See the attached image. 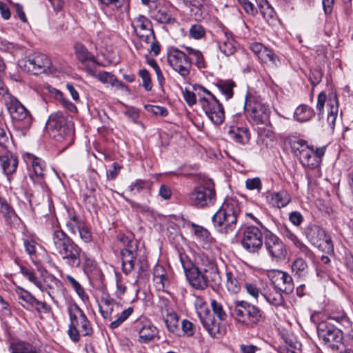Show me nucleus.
Returning a JSON list of instances; mask_svg holds the SVG:
<instances>
[{
    "label": "nucleus",
    "mask_w": 353,
    "mask_h": 353,
    "mask_svg": "<svg viewBox=\"0 0 353 353\" xmlns=\"http://www.w3.org/2000/svg\"><path fill=\"white\" fill-rule=\"evenodd\" d=\"M156 288L158 290L164 291L166 288L170 285V280L167 273L153 280Z\"/></svg>",
    "instance_id": "nucleus-57"
},
{
    "label": "nucleus",
    "mask_w": 353,
    "mask_h": 353,
    "mask_svg": "<svg viewBox=\"0 0 353 353\" xmlns=\"http://www.w3.org/2000/svg\"><path fill=\"white\" fill-rule=\"evenodd\" d=\"M85 70L90 75L97 78L99 81H100L101 82H102L103 83H108V81H109V78L112 74L106 71H101L98 74H96L95 72L92 69H91L88 67H87Z\"/></svg>",
    "instance_id": "nucleus-54"
},
{
    "label": "nucleus",
    "mask_w": 353,
    "mask_h": 353,
    "mask_svg": "<svg viewBox=\"0 0 353 353\" xmlns=\"http://www.w3.org/2000/svg\"><path fill=\"white\" fill-rule=\"evenodd\" d=\"M232 314L238 322L250 328L261 325L265 320V313L259 307L245 301H235Z\"/></svg>",
    "instance_id": "nucleus-4"
},
{
    "label": "nucleus",
    "mask_w": 353,
    "mask_h": 353,
    "mask_svg": "<svg viewBox=\"0 0 353 353\" xmlns=\"http://www.w3.org/2000/svg\"><path fill=\"white\" fill-rule=\"evenodd\" d=\"M119 195L123 198L132 207V208L139 212L141 213H150L151 212L150 208L146 205H142L137 203L128 198H127L123 193L119 194Z\"/></svg>",
    "instance_id": "nucleus-50"
},
{
    "label": "nucleus",
    "mask_w": 353,
    "mask_h": 353,
    "mask_svg": "<svg viewBox=\"0 0 353 353\" xmlns=\"http://www.w3.org/2000/svg\"><path fill=\"white\" fill-rule=\"evenodd\" d=\"M199 90L208 96L201 94L200 92L197 93L199 96L198 101L206 115L214 124L216 125L221 124L225 118V112L222 105L216 97L205 88L199 86Z\"/></svg>",
    "instance_id": "nucleus-7"
},
{
    "label": "nucleus",
    "mask_w": 353,
    "mask_h": 353,
    "mask_svg": "<svg viewBox=\"0 0 353 353\" xmlns=\"http://www.w3.org/2000/svg\"><path fill=\"white\" fill-rule=\"evenodd\" d=\"M203 272L207 279V287L209 284L212 288L220 286L222 279L216 264L208 269H203Z\"/></svg>",
    "instance_id": "nucleus-34"
},
{
    "label": "nucleus",
    "mask_w": 353,
    "mask_h": 353,
    "mask_svg": "<svg viewBox=\"0 0 353 353\" xmlns=\"http://www.w3.org/2000/svg\"><path fill=\"white\" fill-rule=\"evenodd\" d=\"M211 307L213 312L217 316L220 321H224L227 318V314L223 310L222 305L214 299L211 301Z\"/></svg>",
    "instance_id": "nucleus-53"
},
{
    "label": "nucleus",
    "mask_w": 353,
    "mask_h": 353,
    "mask_svg": "<svg viewBox=\"0 0 353 353\" xmlns=\"http://www.w3.org/2000/svg\"><path fill=\"white\" fill-rule=\"evenodd\" d=\"M50 65V60L42 53H34L19 61V66L22 70L34 75L46 72Z\"/></svg>",
    "instance_id": "nucleus-11"
},
{
    "label": "nucleus",
    "mask_w": 353,
    "mask_h": 353,
    "mask_svg": "<svg viewBox=\"0 0 353 353\" xmlns=\"http://www.w3.org/2000/svg\"><path fill=\"white\" fill-rule=\"evenodd\" d=\"M258 6L263 17L267 21L272 19L275 14L274 8L271 6L267 0H261Z\"/></svg>",
    "instance_id": "nucleus-46"
},
{
    "label": "nucleus",
    "mask_w": 353,
    "mask_h": 353,
    "mask_svg": "<svg viewBox=\"0 0 353 353\" xmlns=\"http://www.w3.org/2000/svg\"><path fill=\"white\" fill-rule=\"evenodd\" d=\"M194 305L196 314L199 319L206 315L208 313L210 312V310L208 307L207 303L201 297L196 298Z\"/></svg>",
    "instance_id": "nucleus-51"
},
{
    "label": "nucleus",
    "mask_w": 353,
    "mask_h": 353,
    "mask_svg": "<svg viewBox=\"0 0 353 353\" xmlns=\"http://www.w3.org/2000/svg\"><path fill=\"white\" fill-rule=\"evenodd\" d=\"M134 309L132 307H129L123 310L120 314L117 315V319L112 321L110 324V328L112 330L117 329L123 322H125L129 316L132 314Z\"/></svg>",
    "instance_id": "nucleus-44"
},
{
    "label": "nucleus",
    "mask_w": 353,
    "mask_h": 353,
    "mask_svg": "<svg viewBox=\"0 0 353 353\" xmlns=\"http://www.w3.org/2000/svg\"><path fill=\"white\" fill-rule=\"evenodd\" d=\"M81 253L82 249L75 243L60 256L67 266L70 268H77L81 264Z\"/></svg>",
    "instance_id": "nucleus-28"
},
{
    "label": "nucleus",
    "mask_w": 353,
    "mask_h": 353,
    "mask_svg": "<svg viewBox=\"0 0 353 353\" xmlns=\"http://www.w3.org/2000/svg\"><path fill=\"white\" fill-rule=\"evenodd\" d=\"M190 203L198 208H203L214 203L216 192L212 180L204 181L193 188L188 194Z\"/></svg>",
    "instance_id": "nucleus-8"
},
{
    "label": "nucleus",
    "mask_w": 353,
    "mask_h": 353,
    "mask_svg": "<svg viewBox=\"0 0 353 353\" xmlns=\"http://www.w3.org/2000/svg\"><path fill=\"white\" fill-rule=\"evenodd\" d=\"M120 241L124 246L120 252L122 271L125 274H129L134 269L138 254V244L136 241L130 239L125 236H122Z\"/></svg>",
    "instance_id": "nucleus-12"
},
{
    "label": "nucleus",
    "mask_w": 353,
    "mask_h": 353,
    "mask_svg": "<svg viewBox=\"0 0 353 353\" xmlns=\"http://www.w3.org/2000/svg\"><path fill=\"white\" fill-rule=\"evenodd\" d=\"M68 219L65 223L66 228L71 234L77 233L85 243L92 241V234L87 224L74 212L68 210Z\"/></svg>",
    "instance_id": "nucleus-17"
},
{
    "label": "nucleus",
    "mask_w": 353,
    "mask_h": 353,
    "mask_svg": "<svg viewBox=\"0 0 353 353\" xmlns=\"http://www.w3.org/2000/svg\"><path fill=\"white\" fill-rule=\"evenodd\" d=\"M263 245L272 261L280 262L283 261L288 254L286 245L283 241L270 230L265 228L263 231Z\"/></svg>",
    "instance_id": "nucleus-9"
},
{
    "label": "nucleus",
    "mask_w": 353,
    "mask_h": 353,
    "mask_svg": "<svg viewBox=\"0 0 353 353\" xmlns=\"http://www.w3.org/2000/svg\"><path fill=\"white\" fill-rule=\"evenodd\" d=\"M132 26L141 41L148 42L154 39L152 23L145 16L139 15L134 18L132 22Z\"/></svg>",
    "instance_id": "nucleus-21"
},
{
    "label": "nucleus",
    "mask_w": 353,
    "mask_h": 353,
    "mask_svg": "<svg viewBox=\"0 0 353 353\" xmlns=\"http://www.w3.org/2000/svg\"><path fill=\"white\" fill-rule=\"evenodd\" d=\"M199 263L203 267V269H208L216 265V262L204 253H200L197 256Z\"/></svg>",
    "instance_id": "nucleus-60"
},
{
    "label": "nucleus",
    "mask_w": 353,
    "mask_h": 353,
    "mask_svg": "<svg viewBox=\"0 0 353 353\" xmlns=\"http://www.w3.org/2000/svg\"><path fill=\"white\" fill-rule=\"evenodd\" d=\"M145 108L148 112L155 115L166 117L168 114V110L163 106L148 105H145Z\"/></svg>",
    "instance_id": "nucleus-63"
},
{
    "label": "nucleus",
    "mask_w": 353,
    "mask_h": 353,
    "mask_svg": "<svg viewBox=\"0 0 353 353\" xmlns=\"http://www.w3.org/2000/svg\"><path fill=\"white\" fill-rule=\"evenodd\" d=\"M244 108L248 112L250 120L256 125L269 123L270 110L268 105L246 97Z\"/></svg>",
    "instance_id": "nucleus-16"
},
{
    "label": "nucleus",
    "mask_w": 353,
    "mask_h": 353,
    "mask_svg": "<svg viewBox=\"0 0 353 353\" xmlns=\"http://www.w3.org/2000/svg\"><path fill=\"white\" fill-rule=\"evenodd\" d=\"M81 259H83L82 267L86 274L92 272L96 268L97 263L92 257L83 252Z\"/></svg>",
    "instance_id": "nucleus-49"
},
{
    "label": "nucleus",
    "mask_w": 353,
    "mask_h": 353,
    "mask_svg": "<svg viewBox=\"0 0 353 353\" xmlns=\"http://www.w3.org/2000/svg\"><path fill=\"white\" fill-rule=\"evenodd\" d=\"M185 50L189 55H192L195 59V65L198 68L201 69L206 67L204 57L199 50L190 47H185Z\"/></svg>",
    "instance_id": "nucleus-47"
},
{
    "label": "nucleus",
    "mask_w": 353,
    "mask_h": 353,
    "mask_svg": "<svg viewBox=\"0 0 353 353\" xmlns=\"http://www.w3.org/2000/svg\"><path fill=\"white\" fill-rule=\"evenodd\" d=\"M194 228V234L196 240L201 243L204 249H209L214 242V239L211 236L210 232L202 226L192 224Z\"/></svg>",
    "instance_id": "nucleus-31"
},
{
    "label": "nucleus",
    "mask_w": 353,
    "mask_h": 353,
    "mask_svg": "<svg viewBox=\"0 0 353 353\" xmlns=\"http://www.w3.org/2000/svg\"><path fill=\"white\" fill-rule=\"evenodd\" d=\"M14 96L9 92L4 83L0 79V102L6 104Z\"/></svg>",
    "instance_id": "nucleus-61"
},
{
    "label": "nucleus",
    "mask_w": 353,
    "mask_h": 353,
    "mask_svg": "<svg viewBox=\"0 0 353 353\" xmlns=\"http://www.w3.org/2000/svg\"><path fill=\"white\" fill-rule=\"evenodd\" d=\"M307 268V264L302 258H296L292 263V270L296 274L301 275Z\"/></svg>",
    "instance_id": "nucleus-52"
},
{
    "label": "nucleus",
    "mask_w": 353,
    "mask_h": 353,
    "mask_svg": "<svg viewBox=\"0 0 353 353\" xmlns=\"http://www.w3.org/2000/svg\"><path fill=\"white\" fill-rule=\"evenodd\" d=\"M293 154L297 157L301 164L309 170H314L320 167L322 157L325 154V148L316 149L303 139H296L290 142Z\"/></svg>",
    "instance_id": "nucleus-3"
},
{
    "label": "nucleus",
    "mask_w": 353,
    "mask_h": 353,
    "mask_svg": "<svg viewBox=\"0 0 353 353\" xmlns=\"http://www.w3.org/2000/svg\"><path fill=\"white\" fill-rule=\"evenodd\" d=\"M68 314L70 322L68 334L72 341H79L81 336H87L92 334V325L78 305H71L68 308Z\"/></svg>",
    "instance_id": "nucleus-5"
},
{
    "label": "nucleus",
    "mask_w": 353,
    "mask_h": 353,
    "mask_svg": "<svg viewBox=\"0 0 353 353\" xmlns=\"http://www.w3.org/2000/svg\"><path fill=\"white\" fill-rule=\"evenodd\" d=\"M291 201L290 194L285 190L274 192L270 195V203L275 208H282L285 207Z\"/></svg>",
    "instance_id": "nucleus-36"
},
{
    "label": "nucleus",
    "mask_w": 353,
    "mask_h": 353,
    "mask_svg": "<svg viewBox=\"0 0 353 353\" xmlns=\"http://www.w3.org/2000/svg\"><path fill=\"white\" fill-rule=\"evenodd\" d=\"M74 50L77 59L83 64L85 65L88 61L97 62L94 56L83 45L77 43L74 46Z\"/></svg>",
    "instance_id": "nucleus-40"
},
{
    "label": "nucleus",
    "mask_w": 353,
    "mask_h": 353,
    "mask_svg": "<svg viewBox=\"0 0 353 353\" xmlns=\"http://www.w3.org/2000/svg\"><path fill=\"white\" fill-rule=\"evenodd\" d=\"M47 128L51 136L57 141H65L66 145H70L73 141V123L63 112L52 114L47 121Z\"/></svg>",
    "instance_id": "nucleus-6"
},
{
    "label": "nucleus",
    "mask_w": 353,
    "mask_h": 353,
    "mask_svg": "<svg viewBox=\"0 0 353 353\" xmlns=\"http://www.w3.org/2000/svg\"><path fill=\"white\" fill-rule=\"evenodd\" d=\"M241 213V204L234 198H228L212 216L214 227L221 234H228L234 231L238 217Z\"/></svg>",
    "instance_id": "nucleus-2"
},
{
    "label": "nucleus",
    "mask_w": 353,
    "mask_h": 353,
    "mask_svg": "<svg viewBox=\"0 0 353 353\" xmlns=\"http://www.w3.org/2000/svg\"><path fill=\"white\" fill-rule=\"evenodd\" d=\"M229 135L232 139L241 144H246L250 139V134L246 128L231 127Z\"/></svg>",
    "instance_id": "nucleus-35"
},
{
    "label": "nucleus",
    "mask_w": 353,
    "mask_h": 353,
    "mask_svg": "<svg viewBox=\"0 0 353 353\" xmlns=\"http://www.w3.org/2000/svg\"><path fill=\"white\" fill-rule=\"evenodd\" d=\"M16 294L19 299L23 301L28 307L34 309L38 313H49L50 306L44 301L37 300L31 293L22 288H18Z\"/></svg>",
    "instance_id": "nucleus-22"
},
{
    "label": "nucleus",
    "mask_w": 353,
    "mask_h": 353,
    "mask_svg": "<svg viewBox=\"0 0 353 353\" xmlns=\"http://www.w3.org/2000/svg\"><path fill=\"white\" fill-rule=\"evenodd\" d=\"M272 283L274 287L287 294H291L294 288L292 276L288 273L281 270L274 272Z\"/></svg>",
    "instance_id": "nucleus-25"
},
{
    "label": "nucleus",
    "mask_w": 353,
    "mask_h": 353,
    "mask_svg": "<svg viewBox=\"0 0 353 353\" xmlns=\"http://www.w3.org/2000/svg\"><path fill=\"white\" fill-rule=\"evenodd\" d=\"M335 321L345 328H348L351 325L350 321L346 314L340 311L339 312H332L325 321H322L317 324V334L325 345L332 347H338L343 340V332L340 328L333 324Z\"/></svg>",
    "instance_id": "nucleus-1"
},
{
    "label": "nucleus",
    "mask_w": 353,
    "mask_h": 353,
    "mask_svg": "<svg viewBox=\"0 0 353 353\" xmlns=\"http://www.w3.org/2000/svg\"><path fill=\"white\" fill-rule=\"evenodd\" d=\"M132 329L138 334L140 343L152 341L157 334V327L145 316L137 319L132 325Z\"/></svg>",
    "instance_id": "nucleus-20"
},
{
    "label": "nucleus",
    "mask_w": 353,
    "mask_h": 353,
    "mask_svg": "<svg viewBox=\"0 0 353 353\" xmlns=\"http://www.w3.org/2000/svg\"><path fill=\"white\" fill-rule=\"evenodd\" d=\"M219 48L226 57L233 54L236 51L234 40L229 31L223 30L220 32Z\"/></svg>",
    "instance_id": "nucleus-29"
},
{
    "label": "nucleus",
    "mask_w": 353,
    "mask_h": 353,
    "mask_svg": "<svg viewBox=\"0 0 353 353\" xmlns=\"http://www.w3.org/2000/svg\"><path fill=\"white\" fill-rule=\"evenodd\" d=\"M199 319L209 334L212 337H217V334H219L220 324L215 320L213 314L209 312Z\"/></svg>",
    "instance_id": "nucleus-33"
},
{
    "label": "nucleus",
    "mask_w": 353,
    "mask_h": 353,
    "mask_svg": "<svg viewBox=\"0 0 353 353\" xmlns=\"http://www.w3.org/2000/svg\"><path fill=\"white\" fill-rule=\"evenodd\" d=\"M164 321L170 332L176 333L179 330V318L176 312H168Z\"/></svg>",
    "instance_id": "nucleus-45"
},
{
    "label": "nucleus",
    "mask_w": 353,
    "mask_h": 353,
    "mask_svg": "<svg viewBox=\"0 0 353 353\" xmlns=\"http://www.w3.org/2000/svg\"><path fill=\"white\" fill-rule=\"evenodd\" d=\"M305 235L310 243L323 252L330 253L334 251L331 237L317 225H309L305 230Z\"/></svg>",
    "instance_id": "nucleus-13"
},
{
    "label": "nucleus",
    "mask_w": 353,
    "mask_h": 353,
    "mask_svg": "<svg viewBox=\"0 0 353 353\" xmlns=\"http://www.w3.org/2000/svg\"><path fill=\"white\" fill-rule=\"evenodd\" d=\"M65 279L83 302H86L89 300V296L85 292L81 285L74 277L68 274L65 276Z\"/></svg>",
    "instance_id": "nucleus-43"
},
{
    "label": "nucleus",
    "mask_w": 353,
    "mask_h": 353,
    "mask_svg": "<svg viewBox=\"0 0 353 353\" xmlns=\"http://www.w3.org/2000/svg\"><path fill=\"white\" fill-rule=\"evenodd\" d=\"M226 278V287L228 290L233 294L239 293L245 281L244 274L237 271H230L227 272Z\"/></svg>",
    "instance_id": "nucleus-30"
},
{
    "label": "nucleus",
    "mask_w": 353,
    "mask_h": 353,
    "mask_svg": "<svg viewBox=\"0 0 353 353\" xmlns=\"http://www.w3.org/2000/svg\"><path fill=\"white\" fill-rule=\"evenodd\" d=\"M190 36L195 39H201L205 36V31L204 28L198 24L192 25L190 29Z\"/></svg>",
    "instance_id": "nucleus-58"
},
{
    "label": "nucleus",
    "mask_w": 353,
    "mask_h": 353,
    "mask_svg": "<svg viewBox=\"0 0 353 353\" xmlns=\"http://www.w3.org/2000/svg\"><path fill=\"white\" fill-rule=\"evenodd\" d=\"M245 187L249 190H256L260 192L262 189V183L259 177L248 179L245 181Z\"/></svg>",
    "instance_id": "nucleus-56"
},
{
    "label": "nucleus",
    "mask_w": 353,
    "mask_h": 353,
    "mask_svg": "<svg viewBox=\"0 0 353 353\" xmlns=\"http://www.w3.org/2000/svg\"><path fill=\"white\" fill-rule=\"evenodd\" d=\"M169 65L179 75L185 79L190 72L192 62L188 56L176 48H170L167 53Z\"/></svg>",
    "instance_id": "nucleus-14"
},
{
    "label": "nucleus",
    "mask_w": 353,
    "mask_h": 353,
    "mask_svg": "<svg viewBox=\"0 0 353 353\" xmlns=\"http://www.w3.org/2000/svg\"><path fill=\"white\" fill-rule=\"evenodd\" d=\"M19 164V160L16 155L10 152H6L0 154V170L10 181L11 175L16 172Z\"/></svg>",
    "instance_id": "nucleus-26"
},
{
    "label": "nucleus",
    "mask_w": 353,
    "mask_h": 353,
    "mask_svg": "<svg viewBox=\"0 0 353 353\" xmlns=\"http://www.w3.org/2000/svg\"><path fill=\"white\" fill-rule=\"evenodd\" d=\"M241 6L244 11L250 15H255L257 12L256 8L249 0H236Z\"/></svg>",
    "instance_id": "nucleus-62"
},
{
    "label": "nucleus",
    "mask_w": 353,
    "mask_h": 353,
    "mask_svg": "<svg viewBox=\"0 0 353 353\" xmlns=\"http://www.w3.org/2000/svg\"><path fill=\"white\" fill-rule=\"evenodd\" d=\"M315 113L314 110L307 105H300L295 110L294 117L299 122H306L310 120Z\"/></svg>",
    "instance_id": "nucleus-38"
},
{
    "label": "nucleus",
    "mask_w": 353,
    "mask_h": 353,
    "mask_svg": "<svg viewBox=\"0 0 353 353\" xmlns=\"http://www.w3.org/2000/svg\"><path fill=\"white\" fill-rule=\"evenodd\" d=\"M24 159L28 165H30L32 168L34 174L30 177L34 183H41L44 176L46 168V163L40 158L33 154L27 153L23 156Z\"/></svg>",
    "instance_id": "nucleus-27"
},
{
    "label": "nucleus",
    "mask_w": 353,
    "mask_h": 353,
    "mask_svg": "<svg viewBox=\"0 0 353 353\" xmlns=\"http://www.w3.org/2000/svg\"><path fill=\"white\" fill-rule=\"evenodd\" d=\"M261 230L253 225H248L243 228L241 245L248 252L258 253L263 248L264 238Z\"/></svg>",
    "instance_id": "nucleus-10"
},
{
    "label": "nucleus",
    "mask_w": 353,
    "mask_h": 353,
    "mask_svg": "<svg viewBox=\"0 0 353 353\" xmlns=\"http://www.w3.org/2000/svg\"><path fill=\"white\" fill-rule=\"evenodd\" d=\"M75 243L63 230L57 228L51 234L49 248L52 253L61 256Z\"/></svg>",
    "instance_id": "nucleus-19"
},
{
    "label": "nucleus",
    "mask_w": 353,
    "mask_h": 353,
    "mask_svg": "<svg viewBox=\"0 0 353 353\" xmlns=\"http://www.w3.org/2000/svg\"><path fill=\"white\" fill-rule=\"evenodd\" d=\"M0 212L3 214L6 223L9 225L17 223L19 218L5 200L0 199Z\"/></svg>",
    "instance_id": "nucleus-37"
},
{
    "label": "nucleus",
    "mask_w": 353,
    "mask_h": 353,
    "mask_svg": "<svg viewBox=\"0 0 353 353\" xmlns=\"http://www.w3.org/2000/svg\"><path fill=\"white\" fill-rule=\"evenodd\" d=\"M62 287L61 282L53 274L46 273L43 275V281L37 283V288L41 292H46L54 303H57L54 296L60 292Z\"/></svg>",
    "instance_id": "nucleus-24"
},
{
    "label": "nucleus",
    "mask_w": 353,
    "mask_h": 353,
    "mask_svg": "<svg viewBox=\"0 0 353 353\" xmlns=\"http://www.w3.org/2000/svg\"><path fill=\"white\" fill-rule=\"evenodd\" d=\"M282 291L273 286L272 290L262 294L265 299L271 305L278 307L283 305L284 302Z\"/></svg>",
    "instance_id": "nucleus-39"
},
{
    "label": "nucleus",
    "mask_w": 353,
    "mask_h": 353,
    "mask_svg": "<svg viewBox=\"0 0 353 353\" xmlns=\"http://www.w3.org/2000/svg\"><path fill=\"white\" fill-rule=\"evenodd\" d=\"M150 14L152 19L161 23H172L175 21L170 3L164 1L156 3L153 8H150Z\"/></svg>",
    "instance_id": "nucleus-23"
},
{
    "label": "nucleus",
    "mask_w": 353,
    "mask_h": 353,
    "mask_svg": "<svg viewBox=\"0 0 353 353\" xmlns=\"http://www.w3.org/2000/svg\"><path fill=\"white\" fill-rule=\"evenodd\" d=\"M5 105L12 119L20 122L23 128L30 127L32 121V115L16 97H13Z\"/></svg>",
    "instance_id": "nucleus-18"
},
{
    "label": "nucleus",
    "mask_w": 353,
    "mask_h": 353,
    "mask_svg": "<svg viewBox=\"0 0 353 353\" xmlns=\"http://www.w3.org/2000/svg\"><path fill=\"white\" fill-rule=\"evenodd\" d=\"M152 182L149 180L137 179L128 187V190L132 194H136L142 191H150L152 188Z\"/></svg>",
    "instance_id": "nucleus-41"
},
{
    "label": "nucleus",
    "mask_w": 353,
    "mask_h": 353,
    "mask_svg": "<svg viewBox=\"0 0 353 353\" xmlns=\"http://www.w3.org/2000/svg\"><path fill=\"white\" fill-rule=\"evenodd\" d=\"M139 74L142 79L143 88L145 90L150 91L152 88V84L149 72L146 69H141L139 71Z\"/></svg>",
    "instance_id": "nucleus-55"
},
{
    "label": "nucleus",
    "mask_w": 353,
    "mask_h": 353,
    "mask_svg": "<svg viewBox=\"0 0 353 353\" xmlns=\"http://www.w3.org/2000/svg\"><path fill=\"white\" fill-rule=\"evenodd\" d=\"M259 59L263 63H271L272 65H276L279 61L278 57L274 53V52L266 47H265L263 50H262Z\"/></svg>",
    "instance_id": "nucleus-48"
},
{
    "label": "nucleus",
    "mask_w": 353,
    "mask_h": 353,
    "mask_svg": "<svg viewBox=\"0 0 353 353\" xmlns=\"http://www.w3.org/2000/svg\"><path fill=\"white\" fill-rule=\"evenodd\" d=\"M339 110L338 98L335 93L329 94V100L327 101V121L332 129L335 126V121L337 117Z\"/></svg>",
    "instance_id": "nucleus-32"
},
{
    "label": "nucleus",
    "mask_w": 353,
    "mask_h": 353,
    "mask_svg": "<svg viewBox=\"0 0 353 353\" xmlns=\"http://www.w3.org/2000/svg\"><path fill=\"white\" fill-rule=\"evenodd\" d=\"M180 261L184 270L186 279L193 288L203 290L207 288V279L203 270L191 263L187 256L180 255Z\"/></svg>",
    "instance_id": "nucleus-15"
},
{
    "label": "nucleus",
    "mask_w": 353,
    "mask_h": 353,
    "mask_svg": "<svg viewBox=\"0 0 353 353\" xmlns=\"http://www.w3.org/2000/svg\"><path fill=\"white\" fill-rule=\"evenodd\" d=\"M245 288L247 293L255 299H257L259 295L263 293L261 292L260 289L254 283H245Z\"/></svg>",
    "instance_id": "nucleus-59"
},
{
    "label": "nucleus",
    "mask_w": 353,
    "mask_h": 353,
    "mask_svg": "<svg viewBox=\"0 0 353 353\" xmlns=\"http://www.w3.org/2000/svg\"><path fill=\"white\" fill-rule=\"evenodd\" d=\"M216 86L226 99H230L233 97V88L235 86V83L233 81L221 80L217 83Z\"/></svg>",
    "instance_id": "nucleus-42"
},
{
    "label": "nucleus",
    "mask_w": 353,
    "mask_h": 353,
    "mask_svg": "<svg viewBox=\"0 0 353 353\" xmlns=\"http://www.w3.org/2000/svg\"><path fill=\"white\" fill-rule=\"evenodd\" d=\"M183 97L185 102L189 106H192L196 103V95L194 92H191L185 88L183 91Z\"/></svg>",
    "instance_id": "nucleus-64"
}]
</instances>
